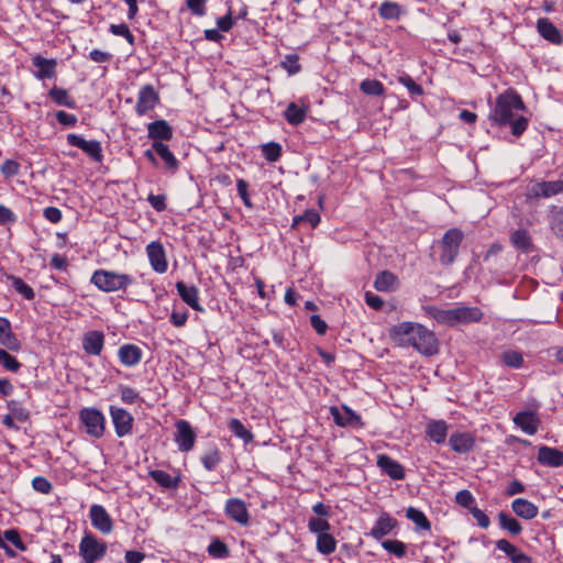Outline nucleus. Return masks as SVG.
Segmentation results:
<instances>
[{"label": "nucleus", "instance_id": "obj_1", "mask_svg": "<svg viewBox=\"0 0 563 563\" xmlns=\"http://www.w3.org/2000/svg\"><path fill=\"white\" fill-rule=\"evenodd\" d=\"M523 109L521 97L516 91L508 90L496 98L489 119L498 126L510 125L512 135L520 136L527 130L529 121L516 112Z\"/></svg>", "mask_w": 563, "mask_h": 563}, {"label": "nucleus", "instance_id": "obj_2", "mask_svg": "<svg viewBox=\"0 0 563 563\" xmlns=\"http://www.w3.org/2000/svg\"><path fill=\"white\" fill-rule=\"evenodd\" d=\"M390 338L399 346H412L423 355L431 356L438 353L434 333L420 323L410 321L398 323L391 328Z\"/></svg>", "mask_w": 563, "mask_h": 563}, {"label": "nucleus", "instance_id": "obj_3", "mask_svg": "<svg viewBox=\"0 0 563 563\" xmlns=\"http://www.w3.org/2000/svg\"><path fill=\"white\" fill-rule=\"evenodd\" d=\"M90 283L103 292L125 290L135 284V278L129 274L114 271L97 269L93 272Z\"/></svg>", "mask_w": 563, "mask_h": 563}, {"label": "nucleus", "instance_id": "obj_4", "mask_svg": "<svg viewBox=\"0 0 563 563\" xmlns=\"http://www.w3.org/2000/svg\"><path fill=\"white\" fill-rule=\"evenodd\" d=\"M464 233L459 228L446 230L438 242L440 254L439 262L444 266H450L456 260L460 246L463 242Z\"/></svg>", "mask_w": 563, "mask_h": 563}, {"label": "nucleus", "instance_id": "obj_5", "mask_svg": "<svg viewBox=\"0 0 563 563\" xmlns=\"http://www.w3.org/2000/svg\"><path fill=\"white\" fill-rule=\"evenodd\" d=\"M79 555L82 563H96L107 554V543L91 532H86L79 542Z\"/></svg>", "mask_w": 563, "mask_h": 563}, {"label": "nucleus", "instance_id": "obj_6", "mask_svg": "<svg viewBox=\"0 0 563 563\" xmlns=\"http://www.w3.org/2000/svg\"><path fill=\"white\" fill-rule=\"evenodd\" d=\"M79 419L90 437L99 439L103 435L106 418L99 409L85 407L79 411Z\"/></svg>", "mask_w": 563, "mask_h": 563}, {"label": "nucleus", "instance_id": "obj_7", "mask_svg": "<svg viewBox=\"0 0 563 563\" xmlns=\"http://www.w3.org/2000/svg\"><path fill=\"white\" fill-rule=\"evenodd\" d=\"M109 413L115 434L119 438H123L132 433L134 418L128 410L111 405L109 407Z\"/></svg>", "mask_w": 563, "mask_h": 563}, {"label": "nucleus", "instance_id": "obj_8", "mask_svg": "<svg viewBox=\"0 0 563 563\" xmlns=\"http://www.w3.org/2000/svg\"><path fill=\"white\" fill-rule=\"evenodd\" d=\"M67 143L70 146L80 148L84 153H86L91 159L97 163H101L103 159L101 143L97 140L87 141L82 136L69 133L66 137Z\"/></svg>", "mask_w": 563, "mask_h": 563}, {"label": "nucleus", "instance_id": "obj_9", "mask_svg": "<svg viewBox=\"0 0 563 563\" xmlns=\"http://www.w3.org/2000/svg\"><path fill=\"white\" fill-rule=\"evenodd\" d=\"M176 432L174 440L181 452H189L194 449L197 434L187 420H178L175 423Z\"/></svg>", "mask_w": 563, "mask_h": 563}, {"label": "nucleus", "instance_id": "obj_10", "mask_svg": "<svg viewBox=\"0 0 563 563\" xmlns=\"http://www.w3.org/2000/svg\"><path fill=\"white\" fill-rule=\"evenodd\" d=\"M224 514L231 520L245 527L250 523V512L246 503L241 498H229L225 501Z\"/></svg>", "mask_w": 563, "mask_h": 563}, {"label": "nucleus", "instance_id": "obj_11", "mask_svg": "<svg viewBox=\"0 0 563 563\" xmlns=\"http://www.w3.org/2000/svg\"><path fill=\"white\" fill-rule=\"evenodd\" d=\"M91 526L102 534H109L113 531V520L101 505L93 504L89 509Z\"/></svg>", "mask_w": 563, "mask_h": 563}, {"label": "nucleus", "instance_id": "obj_12", "mask_svg": "<svg viewBox=\"0 0 563 563\" xmlns=\"http://www.w3.org/2000/svg\"><path fill=\"white\" fill-rule=\"evenodd\" d=\"M159 101L158 92L152 85L143 86L137 95V102L135 112L137 115H145L148 111L153 110Z\"/></svg>", "mask_w": 563, "mask_h": 563}, {"label": "nucleus", "instance_id": "obj_13", "mask_svg": "<svg viewBox=\"0 0 563 563\" xmlns=\"http://www.w3.org/2000/svg\"><path fill=\"white\" fill-rule=\"evenodd\" d=\"M330 413L334 422L340 427L362 428L363 421L360 415L354 412L350 407L343 405L341 408L331 407Z\"/></svg>", "mask_w": 563, "mask_h": 563}, {"label": "nucleus", "instance_id": "obj_14", "mask_svg": "<svg viewBox=\"0 0 563 563\" xmlns=\"http://www.w3.org/2000/svg\"><path fill=\"white\" fill-rule=\"evenodd\" d=\"M146 254L154 272L163 274L167 271L168 264L164 246L158 241H153L146 246Z\"/></svg>", "mask_w": 563, "mask_h": 563}, {"label": "nucleus", "instance_id": "obj_15", "mask_svg": "<svg viewBox=\"0 0 563 563\" xmlns=\"http://www.w3.org/2000/svg\"><path fill=\"white\" fill-rule=\"evenodd\" d=\"M33 67L36 69L33 74L38 80L52 79L56 76L57 60L55 58H45L35 55L31 59Z\"/></svg>", "mask_w": 563, "mask_h": 563}, {"label": "nucleus", "instance_id": "obj_16", "mask_svg": "<svg viewBox=\"0 0 563 563\" xmlns=\"http://www.w3.org/2000/svg\"><path fill=\"white\" fill-rule=\"evenodd\" d=\"M377 466L394 481H402L406 477L405 467L387 454H378Z\"/></svg>", "mask_w": 563, "mask_h": 563}, {"label": "nucleus", "instance_id": "obj_17", "mask_svg": "<svg viewBox=\"0 0 563 563\" xmlns=\"http://www.w3.org/2000/svg\"><path fill=\"white\" fill-rule=\"evenodd\" d=\"M397 525L398 522L395 518L387 512H383L367 534L377 541H382L385 536L389 534L397 527Z\"/></svg>", "mask_w": 563, "mask_h": 563}, {"label": "nucleus", "instance_id": "obj_18", "mask_svg": "<svg viewBox=\"0 0 563 563\" xmlns=\"http://www.w3.org/2000/svg\"><path fill=\"white\" fill-rule=\"evenodd\" d=\"M176 289L184 302L196 311L203 312L205 309L199 302V289L194 285H187L184 282L176 283Z\"/></svg>", "mask_w": 563, "mask_h": 563}, {"label": "nucleus", "instance_id": "obj_19", "mask_svg": "<svg viewBox=\"0 0 563 563\" xmlns=\"http://www.w3.org/2000/svg\"><path fill=\"white\" fill-rule=\"evenodd\" d=\"M118 357L122 365L126 367H134L141 363L143 351L135 344L125 343L119 347Z\"/></svg>", "mask_w": 563, "mask_h": 563}, {"label": "nucleus", "instance_id": "obj_20", "mask_svg": "<svg viewBox=\"0 0 563 563\" xmlns=\"http://www.w3.org/2000/svg\"><path fill=\"white\" fill-rule=\"evenodd\" d=\"M537 31L542 38L554 45L563 44V35L560 30L548 19L540 18L537 21Z\"/></svg>", "mask_w": 563, "mask_h": 563}, {"label": "nucleus", "instance_id": "obj_21", "mask_svg": "<svg viewBox=\"0 0 563 563\" xmlns=\"http://www.w3.org/2000/svg\"><path fill=\"white\" fill-rule=\"evenodd\" d=\"M104 345V334L98 330H91L82 336V349L88 355H100Z\"/></svg>", "mask_w": 563, "mask_h": 563}, {"label": "nucleus", "instance_id": "obj_22", "mask_svg": "<svg viewBox=\"0 0 563 563\" xmlns=\"http://www.w3.org/2000/svg\"><path fill=\"white\" fill-rule=\"evenodd\" d=\"M173 134V128L166 120H156L147 124V136L153 142L169 141Z\"/></svg>", "mask_w": 563, "mask_h": 563}, {"label": "nucleus", "instance_id": "obj_23", "mask_svg": "<svg viewBox=\"0 0 563 563\" xmlns=\"http://www.w3.org/2000/svg\"><path fill=\"white\" fill-rule=\"evenodd\" d=\"M451 449L460 454L471 452L475 446V437L470 432H455L449 439Z\"/></svg>", "mask_w": 563, "mask_h": 563}, {"label": "nucleus", "instance_id": "obj_24", "mask_svg": "<svg viewBox=\"0 0 563 563\" xmlns=\"http://www.w3.org/2000/svg\"><path fill=\"white\" fill-rule=\"evenodd\" d=\"M453 327L477 322L483 318V312L477 307H456L452 308Z\"/></svg>", "mask_w": 563, "mask_h": 563}, {"label": "nucleus", "instance_id": "obj_25", "mask_svg": "<svg viewBox=\"0 0 563 563\" xmlns=\"http://www.w3.org/2000/svg\"><path fill=\"white\" fill-rule=\"evenodd\" d=\"M537 460L544 466L561 467L563 466V452L555 448L541 445L538 450Z\"/></svg>", "mask_w": 563, "mask_h": 563}, {"label": "nucleus", "instance_id": "obj_26", "mask_svg": "<svg viewBox=\"0 0 563 563\" xmlns=\"http://www.w3.org/2000/svg\"><path fill=\"white\" fill-rule=\"evenodd\" d=\"M561 192H563V180L540 181L531 188V194L537 198H550Z\"/></svg>", "mask_w": 563, "mask_h": 563}, {"label": "nucleus", "instance_id": "obj_27", "mask_svg": "<svg viewBox=\"0 0 563 563\" xmlns=\"http://www.w3.org/2000/svg\"><path fill=\"white\" fill-rule=\"evenodd\" d=\"M496 548L504 552L511 563H532V559L521 552L516 545L506 539H500L496 542Z\"/></svg>", "mask_w": 563, "mask_h": 563}, {"label": "nucleus", "instance_id": "obj_28", "mask_svg": "<svg viewBox=\"0 0 563 563\" xmlns=\"http://www.w3.org/2000/svg\"><path fill=\"white\" fill-rule=\"evenodd\" d=\"M449 426L444 420H430L426 426L427 437L437 444L445 442Z\"/></svg>", "mask_w": 563, "mask_h": 563}, {"label": "nucleus", "instance_id": "obj_29", "mask_svg": "<svg viewBox=\"0 0 563 563\" xmlns=\"http://www.w3.org/2000/svg\"><path fill=\"white\" fill-rule=\"evenodd\" d=\"M398 287L399 279L394 273L389 271H383L376 275L374 280V288L377 291L390 292L395 291Z\"/></svg>", "mask_w": 563, "mask_h": 563}, {"label": "nucleus", "instance_id": "obj_30", "mask_svg": "<svg viewBox=\"0 0 563 563\" xmlns=\"http://www.w3.org/2000/svg\"><path fill=\"white\" fill-rule=\"evenodd\" d=\"M512 511L525 520H531L538 516L539 508L528 499L516 498L511 503Z\"/></svg>", "mask_w": 563, "mask_h": 563}, {"label": "nucleus", "instance_id": "obj_31", "mask_svg": "<svg viewBox=\"0 0 563 563\" xmlns=\"http://www.w3.org/2000/svg\"><path fill=\"white\" fill-rule=\"evenodd\" d=\"M514 422L525 433L532 435L538 431L539 419L531 411H520L515 418Z\"/></svg>", "mask_w": 563, "mask_h": 563}, {"label": "nucleus", "instance_id": "obj_32", "mask_svg": "<svg viewBox=\"0 0 563 563\" xmlns=\"http://www.w3.org/2000/svg\"><path fill=\"white\" fill-rule=\"evenodd\" d=\"M155 153L163 159L165 168L168 170H177L179 167V161L175 157L169 147L163 142H153L152 144Z\"/></svg>", "mask_w": 563, "mask_h": 563}, {"label": "nucleus", "instance_id": "obj_33", "mask_svg": "<svg viewBox=\"0 0 563 563\" xmlns=\"http://www.w3.org/2000/svg\"><path fill=\"white\" fill-rule=\"evenodd\" d=\"M148 475L153 481H155L159 486L165 489H176L180 483V476H172L169 473L163 470H152Z\"/></svg>", "mask_w": 563, "mask_h": 563}, {"label": "nucleus", "instance_id": "obj_34", "mask_svg": "<svg viewBox=\"0 0 563 563\" xmlns=\"http://www.w3.org/2000/svg\"><path fill=\"white\" fill-rule=\"evenodd\" d=\"M203 468L208 472H212L222 461V452L217 445L208 448L200 457Z\"/></svg>", "mask_w": 563, "mask_h": 563}, {"label": "nucleus", "instance_id": "obj_35", "mask_svg": "<svg viewBox=\"0 0 563 563\" xmlns=\"http://www.w3.org/2000/svg\"><path fill=\"white\" fill-rule=\"evenodd\" d=\"M48 97L60 107H66L69 109H75L77 107V103L75 99L69 95V92L60 87L54 86L48 91Z\"/></svg>", "mask_w": 563, "mask_h": 563}, {"label": "nucleus", "instance_id": "obj_36", "mask_svg": "<svg viewBox=\"0 0 563 563\" xmlns=\"http://www.w3.org/2000/svg\"><path fill=\"white\" fill-rule=\"evenodd\" d=\"M378 13L384 20L396 21L400 19L404 11L399 3L394 1H384L378 8Z\"/></svg>", "mask_w": 563, "mask_h": 563}, {"label": "nucleus", "instance_id": "obj_37", "mask_svg": "<svg viewBox=\"0 0 563 563\" xmlns=\"http://www.w3.org/2000/svg\"><path fill=\"white\" fill-rule=\"evenodd\" d=\"M406 517L417 526L418 531L431 530V522L429 521L424 512L421 511L420 509L415 507L407 508Z\"/></svg>", "mask_w": 563, "mask_h": 563}, {"label": "nucleus", "instance_id": "obj_38", "mask_svg": "<svg viewBox=\"0 0 563 563\" xmlns=\"http://www.w3.org/2000/svg\"><path fill=\"white\" fill-rule=\"evenodd\" d=\"M316 548L318 552L324 555L332 554L336 549V540L335 538L327 532V533H319L317 537V543Z\"/></svg>", "mask_w": 563, "mask_h": 563}, {"label": "nucleus", "instance_id": "obj_39", "mask_svg": "<svg viewBox=\"0 0 563 563\" xmlns=\"http://www.w3.org/2000/svg\"><path fill=\"white\" fill-rule=\"evenodd\" d=\"M228 428L236 438L243 440L245 444L253 441L252 432L238 418L230 419Z\"/></svg>", "mask_w": 563, "mask_h": 563}, {"label": "nucleus", "instance_id": "obj_40", "mask_svg": "<svg viewBox=\"0 0 563 563\" xmlns=\"http://www.w3.org/2000/svg\"><path fill=\"white\" fill-rule=\"evenodd\" d=\"M498 521L501 529L507 530L509 533L514 536H518L522 531L521 523L510 515L505 511H500L498 514Z\"/></svg>", "mask_w": 563, "mask_h": 563}, {"label": "nucleus", "instance_id": "obj_41", "mask_svg": "<svg viewBox=\"0 0 563 563\" xmlns=\"http://www.w3.org/2000/svg\"><path fill=\"white\" fill-rule=\"evenodd\" d=\"M510 241L516 249L522 252H528L531 246V238L525 229L514 231L510 235Z\"/></svg>", "mask_w": 563, "mask_h": 563}, {"label": "nucleus", "instance_id": "obj_42", "mask_svg": "<svg viewBox=\"0 0 563 563\" xmlns=\"http://www.w3.org/2000/svg\"><path fill=\"white\" fill-rule=\"evenodd\" d=\"M286 121L291 125H298L306 119V111L298 107L295 102L288 104L284 112Z\"/></svg>", "mask_w": 563, "mask_h": 563}, {"label": "nucleus", "instance_id": "obj_43", "mask_svg": "<svg viewBox=\"0 0 563 563\" xmlns=\"http://www.w3.org/2000/svg\"><path fill=\"white\" fill-rule=\"evenodd\" d=\"M398 81L407 88L408 93L412 100H417L418 98L422 97L423 88L417 84L410 75L402 74L398 77Z\"/></svg>", "mask_w": 563, "mask_h": 563}, {"label": "nucleus", "instance_id": "obj_44", "mask_svg": "<svg viewBox=\"0 0 563 563\" xmlns=\"http://www.w3.org/2000/svg\"><path fill=\"white\" fill-rule=\"evenodd\" d=\"M427 312L439 323L453 327L452 309H441L438 307H427Z\"/></svg>", "mask_w": 563, "mask_h": 563}, {"label": "nucleus", "instance_id": "obj_45", "mask_svg": "<svg viewBox=\"0 0 563 563\" xmlns=\"http://www.w3.org/2000/svg\"><path fill=\"white\" fill-rule=\"evenodd\" d=\"M382 547L397 559H402L407 554V545L400 540H382Z\"/></svg>", "mask_w": 563, "mask_h": 563}, {"label": "nucleus", "instance_id": "obj_46", "mask_svg": "<svg viewBox=\"0 0 563 563\" xmlns=\"http://www.w3.org/2000/svg\"><path fill=\"white\" fill-rule=\"evenodd\" d=\"M360 89L368 96H383L385 93L384 85L377 79H365L361 82Z\"/></svg>", "mask_w": 563, "mask_h": 563}, {"label": "nucleus", "instance_id": "obj_47", "mask_svg": "<svg viewBox=\"0 0 563 563\" xmlns=\"http://www.w3.org/2000/svg\"><path fill=\"white\" fill-rule=\"evenodd\" d=\"M320 214L314 209H308L303 214L297 216L292 220V227H296L302 222L308 223L312 229L317 228L320 223Z\"/></svg>", "mask_w": 563, "mask_h": 563}, {"label": "nucleus", "instance_id": "obj_48", "mask_svg": "<svg viewBox=\"0 0 563 563\" xmlns=\"http://www.w3.org/2000/svg\"><path fill=\"white\" fill-rule=\"evenodd\" d=\"M210 556L214 559H225L230 555L228 545L219 538H214L207 549Z\"/></svg>", "mask_w": 563, "mask_h": 563}, {"label": "nucleus", "instance_id": "obj_49", "mask_svg": "<svg viewBox=\"0 0 563 563\" xmlns=\"http://www.w3.org/2000/svg\"><path fill=\"white\" fill-rule=\"evenodd\" d=\"M500 358L506 366L511 368H520L523 364V356L521 352L516 350L504 351Z\"/></svg>", "mask_w": 563, "mask_h": 563}, {"label": "nucleus", "instance_id": "obj_50", "mask_svg": "<svg viewBox=\"0 0 563 563\" xmlns=\"http://www.w3.org/2000/svg\"><path fill=\"white\" fill-rule=\"evenodd\" d=\"M11 280V286L13 289L22 295L27 300H33L35 297V292L31 286H29L26 283L22 280V278L16 276H9L8 277Z\"/></svg>", "mask_w": 563, "mask_h": 563}, {"label": "nucleus", "instance_id": "obj_51", "mask_svg": "<svg viewBox=\"0 0 563 563\" xmlns=\"http://www.w3.org/2000/svg\"><path fill=\"white\" fill-rule=\"evenodd\" d=\"M298 60L299 56L297 54H287L280 62V67L285 69L288 75H296L301 70V65Z\"/></svg>", "mask_w": 563, "mask_h": 563}, {"label": "nucleus", "instance_id": "obj_52", "mask_svg": "<svg viewBox=\"0 0 563 563\" xmlns=\"http://www.w3.org/2000/svg\"><path fill=\"white\" fill-rule=\"evenodd\" d=\"M262 154L268 162H276L282 156V146L276 142L262 145Z\"/></svg>", "mask_w": 563, "mask_h": 563}, {"label": "nucleus", "instance_id": "obj_53", "mask_svg": "<svg viewBox=\"0 0 563 563\" xmlns=\"http://www.w3.org/2000/svg\"><path fill=\"white\" fill-rule=\"evenodd\" d=\"M455 503L463 508L471 510L476 506V500L473 494L467 489H462L455 495Z\"/></svg>", "mask_w": 563, "mask_h": 563}, {"label": "nucleus", "instance_id": "obj_54", "mask_svg": "<svg viewBox=\"0 0 563 563\" xmlns=\"http://www.w3.org/2000/svg\"><path fill=\"white\" fill-rule=\"evenodd\" d=\"M308 528L310 532L316 533L317 537L319 533H327L330 530V523L322 518L311 517L308 521Z\"/></svg>", "mask_w": 563, "mask_h": 563}, {"label": "nucleus", "instance_id": "obj_55", "mask_svg": "<svg viewBox=\"0 0 563 563\" xmlns=\"http://www.w3.org/2000/svg\"><path fill=\"white\" fill-rule=\"evenodd\" d=\"M0 365L10 372H18L21 367L20 362L5 350H0Z\"/></svg>", "mask_w": 563, "mask_h": 563}, {"label": "nucleus", "instance_id": "obj_56", "mask_svg": "<svg viewBox=\"0 0 563 563\" xmlns=\"http://www.w3.org/2000/svg\"><path fill=\"white\" fill-rule=\"evenodd\" d=\"M109 31L113 35H118V36L124 37L131 45L134 44L135 37L131 33L129 26L125 23L111 24L110 27H109Z\"/></svg>", "mask_w": 563, "mask_h": 563}, {"label": "nucleus", "instance_id": "obj_57", "mask_svg": "<svg viewBox=\"0 0 563 563\" xmlns=\"http://www.w3.org/2000/svg\"><path fill=\"white\" fill-rule=\"evenodd\" d=\"M119 390H120L121 400L124 404L133 405L140 399L139 393L130 386L120 385Z\"/></svg>", "mask_w": 563, "mask_h": 563}, {"label": "nucleus", "instance_id": "obj_58", "mask_svg": "<svg viewBox=\"0 0 563 563\" xmlns=\"http://www.w3.org/2000/svg\"><path fill=\"white\" fill-rule=\"evenodd\" d=\"M3 541L12 543L20 551H25L26 545L21 540L19 532L15 529L5 530L3 533Z\"/></svg>", "mask_w": 563, "mask_h": 563}, {"label": "nucleus", "instance_id": "obj_59", "mask_svg": "<svg viewBox=\"0 0 563 563\" xmlns=\"http://www.w3.org/2000/svg\"><path fill=\"white\" fill-rule=\"evenodd\" d=\"M236 189H238V194L241 197L244 206L249 209H252L253 203H252L250 195H249V184L243 178H239L236 180Z\"/></svg>", "mask_w": 563, "mask_h": 563}, {"label": "nucleus", "instance_id": "obj_60", "mask_svg": "<svg viewBox=\"0 0 563 563\" xmlns=\"http://www.w3.org/2000/svg\"><path fill=\"white\" fill-rule=\"evenodd\" d=\"M4 178H12L19 174L20 164L14 159H7L0 167Z\"/></svg>", "mask_w": 563, "mask_h": 563}, {"label": "nucleus", "instance_id": "obj_61", "mask_svg": "<svg viewBox=\"0 0 563 563\" xmlns=\"http://www.w3.org/2000/svg\"><path fill=\"white\" fill-rule=\"evenodd\" d=\"M32 487L41 494H49L53 489L51 482L44 476H36L32 479Z\"/></svg>", "mask_w": 563, "mask_h": 563}, {"label": "nucleus", "instance_id": "obj_62", "mask_svg": "<svg viewBox=\"0 0 563 563\" xmlns=\"http://www.w3.org/2000/svg\"><path fill=\"white\" fill-rule=\"evenodd\" d=\"M551 229L558 238L563 240V209H560L553 214Z\"/></svg>", "mask_w": 563, "mask_h": 563}, {"label": "nucleus", "instance_id": "obj_63", "mask_svg": "<svg viewBox=\"0 0 563 563\" xmlns=\"http://www.w3.org/2000/svg\"><path fill=\"white\" fill-rule=\"evenodd\" d=\"M56 120L59 124L64 126H75L77 124V117L73 113H68L66 111L59 110L55 113Z\"/></svg>", "mask_w": 563, "mask_h": 563}, {"label": "nucleus", "instance_id": "obj_64", "mask_svg": "<svg viewBox=\"0 0 563 563\" xmlns=\"http://www.w3.org/2000/svg\"><path fill=\"white\" fill-rule=\"evenodd\" d=\"M473 518L477 521V525L483 528L487 529L490 525L489 517L479 508L476 506L470 510Z\"/></svg>", "mask_w": 563, "mask_h": 563}]
</instances>
